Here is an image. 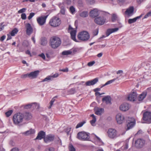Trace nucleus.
Wrapping results in <instances>:
<instances>
[{"label":"nucleus","instance_id":"obj_18","mask_svg":"<svg viewBox=\"0 0 151 151\" xmlns=\"http://www.w3.org/2000/svg\"><path fill=\"white\" fill-rule=\"evenodd\" d=\"M54 139V137L53 135L51 134H49L44 138V140L45 142L47 143L53 141Z\"/></svg>","mask_w":151,"mask_h":151},{"label":"nucleus","instance_id":"obj_14","mask_svg":"<svg viewBox=\"0 0 151 151\" xmlns=\"http://www.w3.org/2000/svg\"><path fill=\"white\" fill-rule=\"evenodd\" d=\"M130 108V105L127 103H124L122 104L119 106L120 110L123 111L128 110Z\"/></svg>","mask_w":151,"mask_h":151},{"label":"nucleus","instance_id":"obj_53","mask_svg":"<svg viewBox=\"0 0 151 151\" xmlns=\"http://www.w3.org/2000/svg\"><path fill=\"white\" fill-rule=\"evenodd\" d=\"M29 73H27L21 76V78H26L27 77H28Z\"/></svg>","mask_w":151,"mask_h":151},{"label":"nucleus","instance_id":"obj_60","mask_svg":"<svg viewBox=\"0 0 151 151\" xmlns=\"http://www.w3.org/2000/svg\"><path fill=\"white\" fill-rule=\"evenodd\" d=\"M101 89L100 88H96L93 90V91L94 92H98V91H100Z\"/></svg>","mask_w":151,"mask_h":151},{"label":"nucleus","instance_id":"obj_39","mask_svg":"<svg viewBox=\"0 0 151 151\" xmlns=\"http://www.w3.org/2000/svg\"><path fill=\"white\" fill-rule=\"evenodd\" d=\"M33 106H35V108L38 109H40V106L39 104L36 103H32Z\"/></svg>","mask_w":151,"mask_h":151},{"label":"nucleus","instance_id":"obj_34","mask_svg":"<svg viewBox=\"0 0 151 151\" xmlns=\"http://www.w3.org/2000/svg\"><path fill=\"white\" fill-rule=\"evenodd\" d=\"M116 79V78H114L113 79H112V80H110V81H108L104 85H103L101 87V88H102V87H104V86H106V85H108V84H110V83H112L113 82H114Z\"/></svg>","mask_w":151,"mask_h":151},{"label":"nucleus","instance_id":"obj_46","mask_svg":"<svg viewBox=\"0 0 151 151\" xmlns=\"http://www.w3.org/2000/svg\"><path fill=\"white\" fill-rule=\"evenodd\" d=\"M21 18L23 20H25L26 18V15L24 13H22L21 15Z\"/></svg>","mask_w":151,"mask_h":151},{"label":"nucleus","instance_id":"obj_1","mask_svg":"<svg viewBox=\"0 0 151 151\" xmlns=\"http://www.w3.org/2000/svg\"><path fill=\"white\" fill-rule=\"evenodd\" d=\"M61 40L58 37L53 36L51 37L50 40V45L51 47L55 49L58 47L60 45Z\"/></svg>","mask_w":151,"mask_h":151},{"label":"nucleus","instance_id":"obj_26","mask_svg":"<svg viewBox=\"0 0 151 151\" xmlns=\"http://www.w3.org/2000/svg\"><path fill=\"white\" fill-rule=\"evenodd\" d=\"M102 101L103 102H105L106 104H110L111 102V98L108 96H106L102 99Z\"/></svg>","mask_w":151,"mask_h":151},{"label":"nucleus","instance_id":"obj_6","mask_svg":"<svg viewBox=\"0 0 151 151\" xmlns=\"http://www.w3.org/2000/svg\"><path fill=\"white\" fill-rule=\"evenodd\" d=\"M77 138L81 140H87L89 139L88 135L86 132H81L77 134Z\"/></svg>","mask_w":151,"mask_h":151},{"label":"nucleus","instance_id":"obj_42","mask_svg":"<svg viewBox=\"0 0 151 151\" xmlns=\"http://www.w3.org/2000/svg\"><path fill=\"white\" fill-rule=\"evenodd\" d=\"M70 12L72 13L73 14L75 11V9L73 6H71L70 8Z\"/></svg>","mask_w":151,"mask_h":151},{"label":"nucleus","instance_id":"obj_61","mask_svg":"<svg viewBox=\"0 0 151 151\" xmlns=\"http://www.w3.org/2000/svg\"><path fill=\"white\" fill-rule=\"evenodd\" d=\"M11 151H19V150L17 148H14L12 149Z\"/></svg>","mask_w":151,"mask_h":151},{"label":"nucleus","instance_id":"obj_63","mask_svg":"<svg viewBox=\"0 0 151 151\" xmlns=\"http://www.w3.org/2000/svg\"><path fill=\"white\" fill-rule=\"evenodd\" d=\"M123 73V71L122 70H119L117 72V74H120L122 73Z\"/></svg>","mask_w":151,"mask_h":151},{"label":"nucleus","instance_id":"obj_5","mask_svg":"<svg viewBox=\"0 0 151 151\" xmlns=\"http://www.w3.org/2000/svg\"><path fill=\"white\" fill-rule=\"evenodd\" d=\"M24 116L21 113H18L15 114L13 117V120L14 123L18 124L21 122L23 120Z\"/></svg>","mask_w":151,"mask_h":151},{"label":"nucleus","instance_id":"obj_50","mask_svg":"<svg viewBox=\"0 0 151 151\" xmlns=\"http://www.w3.org/2000/svg\"><path fill=\"white\" fill-rule=\"evenodd\" d=\"M35 14L33 13H30L29 14V16L28 17V19H30L32 18V17Z\"/></svg>","mask_w":151,"mask_h":151},{"label":"nucleus","instance_id":"obj_23","mask_svg":"<svg viewBox=\"0 0 151 151\" xmlns=\"http://www.w3.org/2000/svg\"><path fill=\"white\" fill-rule=\"evenodd\" d=\"M118 30L119 28H118L108 29L107 30L106 32V35L107 36H108L111 33L116 32Z\"/></svg>","mask_w":151,"mask_h":151},{"label":"nucleus","instance_id":"obj_13","mask_svg":"<svg viewBox=\"0 0 151 151\" xmlns=\"http://www.w3.org/2000/svg\"><path fill=\"white\" fill-rule=\"evenodd\" d=\"M26 34L28 35H30L33 31V28L29 23H27L25 24Z\"/></svg>","mask_w":151,"mask_h":151},{"label":"nucleus","instance_id":"obj_25","mask_svg":"<svg viewBox=\"0 0 151 151\" xmlns=\"http://www.w3.org/2000/svg\"><path fill=\"white\" fill-rule=\"evenodd\" d=\"M134 8L133 7L131 6L127 9L125 12V13L126 14L130 15L133 12Z\"/></svg>","mask_w":151,"mask_h":151},{"label":"nucleus","instance_id":"obj_19","mask_svg":"<svg viewBox=\"0 0 151 151\" xmlns=\"http://www.w3.org/2000/svg\"><path fill=\"white\" fill-rule=\"evenodd\" d=\"M98 81V78H96L93 80L87 81L86 82V84L87 86L93 85L96 84Z\"/></svg>","mask_w":151,"mask_h":151},{"label":"nucleus","instance_id":"obj_52","mask_svg":"<svg viewBox=\"0 0 151 151\" xmlns=\"http://www.w3.org/2000/svg\"><path fill=\"white\" fill-rule=\"evenodd\" d=\"M3 24V23H1V24L0 26V31H2L4 29V25Z\"/></svg>","mask_w":151,"mask_h":151},{"label":"nucleus","instance_id":"obj_47","mask_svg":"<svg viewBox=\"0 0 151 151\" xmlns=\"http://www.w3.org/2000/svg\"><path fill=\"white\" fill-rule=\"evenodd\" d=\"M117 18L116 15L115 14H113L112 16V22H114L116 20Z\"/></svg>","mask_w":151,"mask_h":151},{"label":"nucleus","instance_id":"obj_22","mask_svg":"<svg viewBox=\"0 0 151 151\" xmlns=\"http://www.w3.org/2000/svg\"><path fill=\"white\" fill-rule=\"evenodd\" d=\"M95 114L98 115H101L104 112V109L101 108L96 107L94 109Z\"/></svg>","mask_w":151,"mask_h":151},{"label":"nucleus","instance_id":"obj_38","mask_svg":"<svg viewBox=\"0 0 151 151\" xmlns=\"http://www.w3.org/2000/svg\"><path fill=\"white\" fill-rule=\"evenodd\" d=\"M85 122H81L78 124L76 126V128L77 129L79 127H81L85 123Z\"/></svg>","mask_w":151,"mask_h":151},{"label":"nucleus","instance_id":"obj_15","mask_svg":"<svg viewBox=\"0 0 151 151\" xmlns=\"http://www.w3.org/2000/svg\"><path fill=\"white\" fill-rule=\"evenodd\" d=\"M135 124V120L133 118L129 119L127 124V130H129L132 128Z\"/></svg>","mask_w":151,"mask_h":151},{"label":"nucleus","instance_id":"obj_40","mask_svg":"<svg viewBox=\"0 0 151 151\" xmlns=\"http://www.w3.org/2000/svg\"><path fill=\"white\" fill-rule=\"evenodd\" d=\"M69 151H76V150L73 145L70 144L69 146Z\"/></svg>","mask_w":151,"mask_h":151},{"label":"nucleus","instance_id":"obj_36","mask_svg":"<svg viewBox=\"0 0 151 151\" xmlns=\"http://www.w3.org/2000/svg\"><path fill=\"white\" fill-rule=\"evenodd\" d=\"M52 80L50 76H47L43 80L41 81V82H44L45 81H49Z\"/></svg>","mask_w":151,"mask_h":151},{"label":"nucleus","instance_id":"obj_28","mask_svg":"<svg viewBox=\"0 0 151 151\" xmlns=\"http://www.w3.org/2000/svg\"><path fill=\"white\" fill-rule=\"evenodd\" d=\"M141 17V15L133 19H129L128 21V23L130 24L135 22L137 19L140 18Z\"/></svg>","mask_w":151,"mask_h":151},{"label":"nucleus","instance_id":"obj_51","mask_svg":"<svg viewBox=\"0 0 151 151\" xmlns=\"http://www.w3.org/2000/svg\"><path fill=\"white\" fill-rule=\"evenodd\" d=\"M151 16V12H149L146 14L144 16V18H146L147 17Z\"/></svg>","mask_w":151,"mask_h":151},{"label":"nucleus","instance_id":"obj_35","mask_svg":"<svg viewBox=\"0 0 151 151\" xmlns=\"http://www.w3.org/2000/svg\"><path fill=\"white\" fill-rule=\"evenodd\" d=\"M88 15V12H83L81 13L80 15L81 17H87Z\"/></svg>","mask_w":151,"mask_h":151},{"label":"nucleus","instance_id":"obj_41","mask_svg":"<svg viewBox=\"0 0 151 151\" xmlns=\"http://www.w3.org/2000/svg\"><path fill=\"white\" fill-rule=\"evenodd\" d=\"M32 106H33L32 103L26 105L24 106V108L26 109H28L30 108Z\"/></svg>","mask_w":151,"mask_h":151},{"label":"nucleus","instance_id":"obj_44","mask_svg":"<svg viewBox=\"0 0 151 151\" xmlns=\"http://www.w3.org/2000/svg\"><path fill=\"white\" fill-rule=\"evenodd\" d=\"M26 10V9L25 8H22L18 11V13L19 14L23 13V12H25Z\"/></svg>","mask_w":151,"mask_h":151},{"label":"nucleus","instance_id":"obj_24","mask_svg":"<svg viewBox=\"0 0 151 151\" xmlns=\"http://www.w3.org/2000/svg\"><path fill=\"white\" fill-rule=\"evenodd\" d=\"M147 95L146 91H144L140 94L138 97V100L139 101H142L146 97Z\"/></svg>","mask_w":151,"mask_h":151},{"label":"nucleus","instance_id":"obj_32","mask_svg":"<svg viewBox=\"0 0 151 151\" xmlns=\"http://www.w3.org/2000/svg\"><path fill=\"white\" fill-rule=\"evenodd\" d=\"M24 117L26 119L29 120L32 117L31 114L29 113H26L24 115Z\"/></svg>","mask_w":151,"mask_h":151},{"label":"nucleus","instance_id":"obj_33","mask_svg":"<svg viewBox=\"0 0 151 151\" xmlns=\"http://www.w3.org/2000/svg\"><path fill=\"white\" fill-rule=\"evenodd\" d=\"M47 43L46 39L45 38H42L41 39V44L43 46L45 45Z\"/></svg>","mask_w":151,"mask_h":151},{"label":"nucleus","instance_id":"obj_31","mask_svg":"<svg viewBox=\"0 0 151 151\" xmlns=\"http://www.w3.org/2000/svg\"><path fill=\"white\" fill-rule=\"evenodd\" d=\"M18 32V30L17 28H15L11 32V35L12 36H14Z\"/></svg>","mask_w":151,"mask_h":151},{"label":"nucleus","instance_id":"obj_3","mask_svg":"<svg viewBox=\"0 0 151 151\" xmlns=\"http://www.w3.org/2000/svg\"><path fill=\"white\" fill-rule=\"evenodd\" d=\"M107 136L110 138L114 139L120 136L117 134L116 130L114 129L110 128L107 132Z\"/></svg>","mask_w":151,"mask_h":151},{"label":"nucleus","instance_id":"obj_21","mask_svg":"<svg viewBox=\"0 0 151 151\" xmlns=\"http://www.w3.org/2000/svg\"><path fill=\"white\" fill-rule=\"evenodd\" d=\"M45 132L42 131H40L38 133L37 136L35 138V140H41L45 137Z\"/></svg>","mask_w":151,"mask_h":151},{"label":"nucleus","instance_id":"obj_11","mask_svg":"<svg viewBox=\"0 0 151 151\" xmlns=\"http://www.w3.org/2000/svg\"><path fill=\"white\" fill-rule=\"evenodd\" d=\"M116 119L117 123L119 124H121L124 122L125 117L123 114L119 113L116 115Z\"/></svg>","mask_w":151,"mask_h":151},{"label":"nucleus","instance_id":"obj_55","mask_svg":"<svg viewBox=\"0 0 151 151\" xmlns=\"http://www.w3.org/2000/svg\"><path fill=\"white\" fill-rule=\"evenodd\" d=\"M87 1L90 4H93L95 2L94 0H87Z\"/></svg>","mask_w":151,"mask_h":151},{"label":"nucleus","instance_id":"obj_64","mask_svg":"<svg viewBox=\"0 0 151 151\" xmlns=\"http://www.w3.org/2000/svg\"><path fill=\"white\" fill-rule=\"evenodd\" d=\"M61 12L63 14H64L65 13V10L64 9H62L61 10Z\"/></svg>","mask_w":151,"mask_h":151},{"label":"nucleus","instance_id":"obj_54","mask_svg":"<svg viewBox=\"0 0 151 151\" xmlns=\"http://www.w3.org/2000/svg\"><path fill=\"white\" fill-rule=\"evenodd\" d=\"M39 56L41 57L44 60H45V55L43 53H42L40 54L39 55Z\"/></svg>","mask_w":151,"mask_h":151},{"label":"nucleus","instance_id":"obj_10","mask_svg":"<svg viewBox=\"0 0 151 151\" xmlns=\"http://www.w3.org/2000/svg\"><path fill=\"white\" fill-rule=\"evenodd\" d=\"M68 31L69 32H70L71 38L74 41H76V31L70 25H69L68 28Z\"/></svg>","mask_w":151,"mask_h":151},{"label":"nucleus","instance_id":"obj_20","mask_svg":"<svg viewBox=\"0 0 151 151\" xmlns=\"http://www.w3.org/2000/svg\"><path fill=\"white\" fill-rule=\"evenodd\" d=\"M99 14V12L97 9H95L91 11L90 13V16L93 17H95Z\"/></svg>","mask_w":151,"mask_h":151},{"label":"nucleus","instance_id":"obj_2","mask_svg":"<svg viewBox=\"0 0 151 151\" xmlns=\"http://www.w3.org/2000/svg\"><path fill=\"white\" fill-rule=\"evenodd\" d=\"M61 23L60 18L57 17H52L49 22V24L52 27H56L59 26Z\"/></svg>","mask_w":151,"mask_h":151},{"label":"nucleus","instance_id":"obj_17","mask_svg":"<svg viewBox=\"0 0 151 151\" xmlns=\"http://www.w3.org/2000/svg\"><path fill=\"white\" fill-rule=\"evenodd\" d=\"M145 143V141L141 139H138L135 142V146L138 148L142 147Z\"/></svg>","mask_w":151,"mask_h":151},{"label":"nucleus","instance_id":"obj_49","mask_svg":"<svg viewBox=\"0 0 151 151\" xmlns=\"http://www.w3.org/2000/svg\"><path fill=\"white\" fill-rule=\"evenodd\" d=\"M45 151H54V149L53 147H50L46 148Z\"/></svg>","mask_w":151,"mask_h":151},{"label":"nucleus","instance_id":"obj_7","mask_svg":"<svg viewBox=\"0 0 151 151\" xmlns=\"http://www.w3.org/2000/svg\"><path fill=\"white\" fill-rule=\"evenodd\" d=\"M106 21V18L103 16L97 17L94 19V22L96 24L101 25L104 24Z\"/></svg>","mask_w":151,"mask_h":151},{"label":"nucleus","instance_id":"obj_16","mask_svg":"<svg viewBox=\"0 0 151 151\" xmlns=\"http://www.w3.org/2000/svg\"><path fill=\"white\" fill-rule=\"evenodd\" d=\"M39 71L37 70L28 73V78L31 79L36 78L39 75Z\"/></svg>","mask_w":151,"mask_h":151},{"label":"nucleus","instance_id":"obj_37","mask_svg":"<svg viewBox=\"0 0 151 151\" xmlns=\"http://www.w3.org/2000/svg\"><path fill=\"white\" fill-rule=\"evenodd\" d=\"M13 112L12 110H9L5 113L6 116L8 117L10 116Z\"/></svg>","mask_w":151,"mask_h":151},{"label":"nucleus","instance_id":"obj_12","mask_svg":"<svg viewBox=\"0 0 151 151\" xmlns=\"http://www.w3.org/2000/svg\"><path fill=\"white\" fill-rule=\"evenodd\" d=\"M143 119L147 122L151 123V112L149 111L145 112L143 114Z\"/></svg>","mask_w":151,"mask_h":151},{"label":"nucleus","instance_id":"obj_8","mask_svg":"<svg viewBox=\"0 0 151 151\" xmlns=\"http://www.w3.org/2000/svg\"><path fill=\"white\" fill-rule=\"evenodd\" d=\"M137 99V94L135 91H132L128 95L127 99L128 100L134 101Z\"/></svg>","mask_w":151,"mask_h":151},{"label":"nucleus","instance_id":"obj_27","mask_svg":"<svg viewBox=\"0 0 151 151\" xmlns=\"http://www.w3.org/2000/svg\"><path fill=\"white\" fill-rule=\"evenodd\" d=\"M35 133V131L34 129H31L23 133V134L27 136L30 134H32Z\"/></svg>","mask_w":151,"mask_h":151},{"label":"nucleus","instance_id":"obj_9","mask_svg":"<svg viewBox=\"0 0 151 151\" xmlns=\"http://www.w3.org/2000/svg\"><path fill=\"white\" fill-rule=\"evenodd\" d=\"M48 15L41 16L37 17V22L40 26H42L45 23L46 20Z\"/></svg>","mask_w":151,"mask_h":151},{"label":"nucleus","instance_id":"obj_45","mask_svg":"<svg viewBox=\"0 0 151 151\" xmlns=\"http://www.w3.org/2000/svg\"><path fill=\"white\" fill-rule=\"evenodd\" d=\"M58 76L59 74L58 73H56L53 75L50 76L52 80L53 79V78H57L58 77Z\"/></svg>","mask_w":151,"mask_h":151},{"label":"nucleus","instance_id":"obj_56","mask_svg":"<svg viewBox=\"0 0 151 151\" xmlns=\"http://www.w3.org/2000/svg\"><path fill=\"white\" fill-rule=\"evenodd\" d=\"M104 94V93H100L99 92H96L95 93V94L96 96H100L102 94Z\"/></svg>","mask_w":151,"mask_h":151},{"label":"nucleus","instance_id":"obj_48","mask_svg":"<svg viewBox=\"0 0 151 151\" xmlns=\"http://www.w3.org/2000/svg\"><path fill=\"white\" fill-rule=\"evenodd\" d=\"M95 63V62L94 61H92L88 63L87 65L88 66H92Z\"/></svg>","mask_w":151,"mask_h":151},{"label":"nucleus","instance_id":"obj_43","mask_svg":"<svg viewBox=\"0 0 151 151\" xmlns=\"http://www.w3.org/2000/svg\"><path fill=\"white\" fill-rule=\"evenodd\" d=\"M55 101V99H54L53 98L52 99L50 102V106L48 107L49 109L51 108Z\"/></svg>","mask_w":151,"mask_h":151},{"label":"nucleus","instance_id":"obj_57","mask_svg":"<svg viewBox=\"0 0 151 151\" xmlns=\"http://www.w3.org/2000/svg\"><path fill=\"white\" fill-rule=\"evenodd\" d=\"M6 36L5 35L2 36L0 38V40L3 41L5 38Z\"/></svg>","mask_w":151,"mask_h":151},{"label":"nucleus","instance_id":"obj_59","mask_svg":"<svg viewBox=\"0 0 151 151\" xmlns=\"http://www.w3.org/2000/svg\"><path fill=\"white\" fill-rule=\"evenodd\" d=\"M145 0H137V1L138 4H140Z\"/></svg>","mask_w":151,"mask_h":151},{"label":"nucleus","instance_id":"obj_30","mask_svg":"<svg viewBox=\"0 0 151 151\" xmlns=\"http://www.w3.org/2000/svg\"><path fill=\"white\" fill-rule=\"evenodd\" d=\"M72 53V50H69L63 51L62 53V54L63 55H66L71 54Z\"/></svg>","mask_w":151,"mask_h":151},{"label":"nucleus","instance_id":"obj_58","mask_svg":"<svg viewBox=\"0 0 151 151\" xmlns=\"http://www.w3.org/2000/svg\"><path fill=\"white\" fill-rule=\"evenodd\" d=\"M25 53L26 54L29 55L30 57L32 56V55L31 54V53L30 51H29V50H27L26 52Z\"/></svg>","mask_w":151,"mask_h":151},{"label":"nucleus","instance_id":"obj_62","mask_svg":"<svg viewBox=\"0 0 151 151\" xmlns=\"http://www.w3.org/2000/svg\"><path fill=\"white\" fill-rule=\"evenodd\" d=\"M102 55V53H100L98 54L97 55V56L99 58L101 57Z\"/></svg>","mask_w":151,"mask_h":151},{"label":"nucleus","instance_id":"obj_29","mask_svg":"<svg viewBox=\"0 0 151 151\" xmlns=\"http://www.w3.org/2000/svg\"><path fill=\"white\" fill-rule=\"evenodd\" d=\"M91 116L92 117L93 119L92 120L90 121V123L92 126H94L96 121V118L95 116L93 114L91 115Z\"/></svg>","mask_w":151,"mask_h":151},{"label":"nucleus","instance_id":"obj_4","mask_svg":"<svg viewBox=\"0 0 151 151\" xmlns=\"http://www.w3.org/2000/svg\"><path fill=\"white\" fill-rule=\"evenodd\" d=\"M78 37L79 40L83 41H86L89 39L90 35L87 32L83 31L80 32L78 34Z\"/></svg>","mask_w":151,"mask_h":151}]
</instances>
